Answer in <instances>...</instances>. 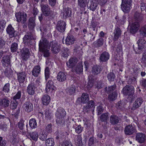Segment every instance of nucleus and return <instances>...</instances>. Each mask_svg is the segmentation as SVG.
I'll return each mask as SVG.
<instances>
[{
    "instance_id": "39448f33",
    "label": "nucleus",
    "mask_w": 146,
    "mask_h": 146,
    "mask_svg": "<svg viewBox=\"0 0 146 146\" xmlns=\"http://www.w3.org/2000/svg\"><path fill=\"white\" fill-rule=\"evenodd\" d=\"M17 21L18 22H21L25 24L27 21V14L23 11H19L15 14Z\"/></svg>"
},
{
    "instance_id": "774afa93",
    "label": "nucleus",
    "mask_w": 146,
    "mask_h": 146,
    "mask_svg": "<svg viewBox=\"0 0 146 146\" xmlns=\"http://www.w3.org/2000/svg\"><path fill=\"white\" fill-rule=\"evenodd\" d=\"M79 5L82 7H84L86 6V0H78Z\"/></svg>"
},
{
    "instance_id": "7c9ffc66",
    "label": "nucleus",
    "mask_w": 146,
    "mask_h": 146,
    "mask_svg": "<svg viewBox=\"0 0 146 146\" xmlns=\"http://www.w3.org/2000/svg\"><path fill=\"white\" fill-rule=\"evenodd\" d=\"M119 118L116 115H112L110 118V123L112 125L117 124L119 122Z\"/></svg>"
},
{
    "instance_id": "0eeeda50",
    "label": "nucleus",
    "mask_w": 146,
    "mask_h": 146,
    "mask_svg": "<svg viewBox=\"0 0 146 146\" xmlns=\"http://www.w3.org/2000/svg\"><path fill=\"white\" fill-rule=\"evenodd\" d=\"M124 132L126 135H129L136 132L135 128L131 125H128L124 128Z\"/></svg>"
},
{
    "instance_id": "052dcab7",
    "label": "nucleus",
    "mask_w": 146,
    "mask_h": 146,
    "mask_svg": "<svg viewBox=\"0 0 146 146\" xmlns=\"http://www.w3.org/2000/svg\"><path fill=\"white\" fill-rule=\"evenodd\" d=\"M124 103L121 101H119L118 103L116 104V107L118 109L121 110H123L124 108Z\"/></svg>"
},
{
    "instance_id": "cd10ccee",
    "label": "nucleus",
    "mask_w": 146,
    "mask_h": 146,
    "mask_svg": "<svg viewBox=\"0 0 146 146\" xmlns=\"http://www.w3.org/2000/svg\"><path fill=\"white\" fill-rule=\"evenodd\" d=\"M102 70L101 66L96 65L94 66L92 68V72L94 75H97L100 73Z\"/></svg>"
},
{
    "instance_id": "7ed1b4c3",
    "label": "nucleus",
    "mask_w": 146,
    "mask_h": 146,
    "mask_svg": "<svg viewBox=\"0 0 146 146\" xmlns=\"http://www.w3.org/2000/svg\"><path fill=\"white\" fill-rule=\"evenodd\" d=\"M66 115V112L63 108L60 107L57 109L55 115L57 118L56 122L58 124L62 123V119L64 118Z\"/></svg>"
},
{
    "instance_id": "4d7b16f0",
    "label": "nucleus",
    "mask_w": 146,
    "mask_h": 146,
    "mask_svg": "<svg viewBox=\"0 0 146 146\" xmlns=\"http://www.w3.org/2000/svg\"><path fill=\"white\" fill-rule=\"evenodd\" d=\"M107 77L108 80L110 81H113L115 78V75L113 72H110L108 73Z\"/></svg>"
},
{
    "instance_id": "423d86ee",
    "label": "nucleus",
    "mask_w": 146,
    "mask_h": 146,
    "mask_svg": "<svg viewBox=\"0 0 146 146\" xmlns=\"http://www.w3.org/2000/svg\"><path fill=\"white\" fill-rule=\"evenodd\" d=\"M50 48L51 47V50L53 53L56 54L59 52L60 46L58 45L57 42L55 40L52 41L49 43Z\"/></svg>"
},
{
    "instance_id": "aec40b11",
    "label": "nucleus",
    "mask_w": 146,
    "mask_h": 146,
    "mask_svg": "<svg viewBox=\"0 0 146 146\" xmlns=\"http://www.w3.org/2000/svg\"><path fill=\"white\" fill-rule=\"evenodd\" d=\"M143 102V100L142 98H137L133 104L131 109L134 110L139 108Z\"/></svg>"
},
{
    "instance_id": "79ce46f5",
    "label": "nucleus",
    "mask_w": 146,
    "mask_h": 146,
    "mask_svg": "<svg viewBox=\"0 0 146 146\" xmlns=\"http://www.w3.org/2000/svg\"><path fill=\"white\" fill-rule=\"evenodd\" d=\"M17 135L13 132L12 135L10 137L11 143V146H16V142L17 141Z\"/></svg>"
},
{
    "instance_id": "de8ad7c7",
    "label": "nucleus",
    "mask_w": 146,
    "mask_h": 146,
    "mask_svg": "<svg viewBox=\"0 0 146 146\" xmlns=\"http://www.w3.org/2000/svg\"><path fill=\"white\" fill-rule=\"evenodd\" d=\"M134 18L135 20L138 22L141 21L143 19L142 15L137 12L135 13L134 15Z\"/></svg>"
},
{
    "instance_id": "c85d7f7f",
    "label": "nucleus",
    "mask_w": 146,
    "mask_h": 146,
    "mask_svg": "<svg viewBox=\"0 0 146 146\" xmlns=\"http://www.w3.org/2000/svg\"><path fill=\"white\" fill-rule=\"evenodd\" d=\"M35 25V18L33 17H30L29 20L28 27L29 28L33 31Z\"/></svg>"
},
{
    "instance_id": "2eb2a0df",
    "label": "nucleus",
    "mask_w": 146,
    "mask_h": 146,
    "mask_svg": "<svg viewBox=\"0 0 146 146\" xmlns=\"http://www.w3.org/2000/svg\"><path fill=\"white\" fill-rule=\"evenodd\" d=\"M94 103L93 101L90 100L89 101V103L88 104L84 106L83 108V110L85 112H88L92 111L94 105Z\"/></svg>"
},
{
    "instance_id": "69168bd1",
    "label": "nucleus",
    "mask_w": 146,
    "mask_h": 146,
    "mask_svg": "<svg viewBox=\"0 0 146 146\" xmlns=\"http://www.w3.org/2000/svg\"><path fill=\"white\" fill-rule=\"evenodd\" d=\"M50 73L49 68L48 67H46L45 70V76L46 80H47L49 78Z\"/></svg>"
},
{
    "instance_id": "e433bc0d",
    "label": "nucleus",
    "mask_w": 146,
    "mask_h": 146,
    "mask_svg": "<svg viewBox=\"0 0 146 146\" xmlns=\"http://www.w3.org/2000/svg\"><path fill=\"white\" fill-rule=\"evenodd\" d=\"M40 72V67L39 65L34 67L32 70V74L35 77H37Z\"/></svg>"
},
{
    "instance_id": "473e14b6",
    "label": "nucleus",
    "mask_w": 146,
    "mask_h": 146,
    "mask_svg": "<svg viewBox=\"0 0 146 146\" xmlns=\"http://www.w3.org/2000/svg\"><path fill=\"white\" fill-rule=\"evenodd\" d=\"M94 33H96L93 31H90L89 34H88L86 36L84 35V37L85 36L86 41L89 42L94 40L95 38V36H94Z\"/></svg>"
},
{
    "instance_id": "4c0bfd02",
    "label": "nucleus",
    "mask_w": 146,
    "mask_h": 146,
    "mask_svg": "<svg viewBox=\"0 0 146 146\" xmlns=\"http://www.w3.org/2000/svg\"><path fill=\"white\" fill-rule=\"evenodd\" d=\"M10 101L6 98H3L1 99V106L4 108L8 107L10 104Z\"/></svg>"
},
{
    "instance_id": "a211bd4d",
    "label": "nucleus",
    "mask_w": 146,
    "mask_h": 146,
    "mask_svg": "<svg viewBox=\"0 0 146 146\" xmlns=\"http://www.w3.org/2000/svg\"><path fill=\"white\" fill-rule=\"evenodd\" d=\"M6 32L11 38L16 36L17 35L11 25H9L6 29Z\"/></svg>"
},
{
    "instance_id": "f8f14e48",
    "label": "nucleus",
    "mask_w": 146,
    "mask_h": 146,
    "mask_svg": "<svg viewBox=\"0 0 146 146\" xmlns=\"http://www.w3.org/2000/svg\"><path fill=\"white\" fill-rule=\"evenodd\" d=\"M137 43L138 45V48L135 47L134 46H133V48L134 50L137 52V51L138 50H141L144 48L145 46V44L146 43L145 41L143 39H139L137 42Z\"/></svg>"
},
{
    "instance_id": "4468645a",
    "label": "nucleus",
    "mask_w": 146,
    "mask_h": 146,
    "mask_svg": "<svg viewBox=\"0 0 146 146\" xmlns=\"http://www.w3.org/2000/svg\"><path fill=\"white\" fill-rule=\"evenodd\" d=\"M17 75V80L19 83H23L26 80L27 74L25 72H18Z\"/></svg>"
},
{
    "instance_id": "09e8293b",
    "label": "nucleus",
    "mask_w": 146,
    "mask_h": 146,
    "mask_svg": "<svg viewBox=\"0 0 146 146\" xmlns=\"http://www.w3.org/2000/svg\"><path fill=\"white\" fill-rule=\"evenodd\" d=\"M29 135L31 138L34 141H36L37 140L38 134L36 131L33 132L29 133Z\"/></svg>"
},
{
    "instance_id": "b1692460",
    "label": "nucleus",
    "mask_w": 146,
    "mask_h": 146,
    "mask_svg": "<svg viewBox=\"0 0 146 146\" xmlns=\"http://www.w3.org/2000/svg\"><path fill=\"white\" fill-rule=\"evenodd\" d=\"M110 54L106 52H104L100 56V61L102 62H106L109 59Z\"/></svg>"
},
{
    "instance_id": "bf43d9fd",
    "label": "nucleus",
    "mask_w": 146,
    "mask_h": 146,
    "mask_svg": "<svg viewBox=\"0 0 146 146\" xmlns=\"http://www.w3.org/2000/svg\"><path fill=\"white\" fill-rule=\"evenodd\" d=\"M10 105L11 108L13 110H15L17 108L18 105V102L13 100Z\"/></svg>"
},
{
    "instance_id": "0e129e2a",
    "label": "nucleus",
    "mask_w": 146,
    "mask_h": 146,
    "mask_svg": "<svg viewBox=\"0 0 146 146\" xmlns=\"http://www.w3.org/2000/svg\"><path fill=\"white\" fill-rule=\"evenodd\" d=\"M52 125L51 123L48 124L46 126L45 131L48 133H51L52 131Z\"/></svg>"
},
{
    "instance_id": "338daca9",
    "label": "nucleus",
    "mask_w": 146,
    "mask_h": 146,
    "mask_svg": "<svg viewBox=\"0 0 146 146\" xmlns=\"http://www.w3.org/2000/svg\"><path fill=\"white\" fill-rule=\"evenodd\" d=\"M104 109L102 106L100 105L98 106L96 110L98 115H99L101 114L103 112Z\"/></svg>"
},
{
    "instance_id": "864d4df0",
    "label": "nucleus",
    "mask_w": 146,
    "mask_h": 146,
    "mask_svg": "<svg viewBox=\"0 0 146 146\" xmlns=\"http://www.w3.org/2000/svg\"><path fill=\"white\" fill-rule=\"evenodd\" d=\"M10 85L9 83L6 84L3 88L2 91L5 93H8L10 91Z\"/></svg>"
},
{
    "instance_id": "49530a36",
    "label": "nucleus",
    "mask_w": 146,
    "mask_h": 146,
    "mask_svg": "<svg viewBox=\"0 0 146 146\" xmlns=\"http://www.w3.org/2000/svg\"><path fill=\"white\" fill-rule=\"evenodd\" d=\"M91 77V76H89V81L86 87L88 90H90L93 86L94 84V80L92 79V78H91V79H90Z\"/></svg>"
},
{
    "instance_id": "ea45409f",
    "label": "nucleus",
    "mask_w": 146,
    "mask_h": 146,
    "mask_svg": "<svg viewBox=\"0 0 146 146\" xmlns=\"http://www.w3.org/2000/svg\"><path fill=\"white\" fill-rule=\"evenodd\" d=\"M109 118V114L106 113L102 114L100 116V120L102 122H106Z\"/></svg>"
},
{
    "instance_id": "680f3d73",
    "label": "nucleus",
    "mask_w": 146,
    "mask_h": 146,
    "mask_svg": "<svg viewBox=\"0 0 146 146\" xmlns=\"http://www.w3.org/2000/svg\"><path fill=\"white\" fill-rule=\"evenodd\" d=\"M63 50L62 51V56L64 58H67L68 57L69 53V49L67 48H63Z\"/></svg>"
},
{
    "instance_id": "c9c22d12",
    "label": "nucleus",
    "mask_w": 146,
    "mask_h": 146,
    "mask_svg": "<svg viewBox=\"0 0 146 146\" xmlns=\"http://www.w3.org/2000/svg\"><path fill=\"white\" fill-rule=\"evenodd\" d=\"M11 66H6V68L4 71L5 75L8 77H10L13 74V71L11 68Z\"/></svg>"
},
{
    "instance_id": "e2e57ef3",
    "label": "nucleus",
    "mask_w": 146,
    "mask_h": 146,
    "mask_svg": "<svg viewBox=\"0 0 146 146\" xmlns=\"http://www.w3.org/2000/svg\"><path fill=\"white\" fill-rule=\"evenodd\" d=\"M116 86L115 84L109 87L108 88V90H107V88L106 87L105 88L106 90L108 92V93H111L113 92L116 88Z\"/></svg>"
},
{
    "instance_id": "1a4fd4ad",
    "label": "nucleus",
    "mask_w": 146,
    "mask_h": 146,
    "mask_svg": "<svg viewBox=\"0 0 146 146\" xmlns=\"http://www.w3.org/2000/svg\"><path fill=\"white\" fill-rule=\"evenodd\" d=\"M11 55H4L2 57L1 62L2 65L4 67H5L6 66H11Z\"/></svg>"
},
{
    "instance_id": "603ef678",
    "label": "nucleus",
    "mask_w": 146,
    "mask_h": 146,
    "mask_svg": "<svg viewBox=\"0 0 146 146\" xmlns=\"http://www.w3.org/2000/svg\"><path fill=\"white\" fill-rule=\"evenodd\" d=\"M11 52H14L17 51L18 49V44L14 42L12 43L11 46Z\"/></svg>"
},
{
    "instance_id": "9d476101",
    "label": "nucleus",
    "mask_w": 146,
    "mask_h": 146,
    "mask_svg": "<svg viewBox=\"0 0 146 146\" xmlns=\"http://www.w3.org/2000/svg\"><path fill=\"white\" fill-rule=\"evenodd\" d=\"M23 108L25 111L30 112L33 110V104L32 103L29 101L26 102L23 105Z\"/></svg>"
},
{
    "instance_id": "2f4dec72",
    "label": "nucleus",
    "mask_w": 146,
    "mask_h": 146,
    "mask_svg": "<svg viewBox=\"0 0 146 146\" xmlns=\"http://www.w3.org/2000/svg\"><path fill=\"white\" fill-rule=\"evenodd\" d=\"M18 125L20 129L22 131L23 134H26V133L28 132V129L27 128L25 130H24V121L23 120H21L18 123Z\"/></svg>"
},
{
    "instance_id": "a878e982",
    "label": "nucleus",
    "mask_w": 146,
    "mask_h": 146,
    "mask_svg": "<svg viewBox=\"0 0 146 146\" xmlns=\"http://www.w3.org/2000/svg\"><path fill=\"white\" fill-rule=\"evenodd\" d=\"M75 41V38L74 36L70 34L68 35L67 36L65 40L66 43L68 45L73 44Z\"/></svg>"
},
{
    "instance_id": "6e6d98bb",
    "label": "nucleus",
    "mask_w": 146,
    "mask_h": 146,
    "mask_svg": "<svg viewBox=\"0 0 146 146\" xmlns=\"http://www.w3.org/2000/svg\"><path fill=\"white\" fill-rule=\"evenodd\" d=\"M47 133L44 130L42 131L40 135V139L42 141H44L47 138Z\"/></svg>"
},
{
    "instance_id": "dca6fc26",
    "label": "nucleus",
    "mask_w": 146,
    "mask_h": 146,
    "mask_svg": "<svg viewBox=\"0 0 146 146\" xmlns=\"http://www.w3.org/2000/svg\"><path fill=\"white\" fill-rule=\"evenodd\" d=\"M139 25L138 22H135L132 23L130 26V31L132 34H135L138 31Z\"/></svg>"
},
{
    "instance_id": "ddd939ff",
    "label": "nucleus",
    "mask_w": 146,
    "mask_h": 146,
    "mask_svg": "<svg viewBox=\"0 0 146 146\" xmlns=\"http://www.w3.org/2000/svg\"><path fill=\"white\" fill-rule=\"evenodd\" d=\"M35 39L33 34L31 33H28L23 37V42L25 44H27L30 42L31 40Z\"/></svg>"
},
{
    "instance_id": "a18cd8bd",
    "label": "nucleus",
    "mask_w": 146,
    "mask_h": 146,
    "mask_svg": "<svg viewBox=\"0 0 146 146\" xmlns=\"http://www.w3.org/2000/svg\"><path fill=\"white\" fill-rule=\"evenodd\" d=\"M45 146H54L55 143L53 138H49L46 140Z\"/></svg>"
},
{
    "instance_id": "412c9836",
    "label": "nucleus",
    "mask_w": 146,
    "mask_h": 146,
    "mask_svg": "<svg viewBox=\"0 0 146 146\" xmlns=\"http://www.w3.org/2000/svg\"><path fill=\"white\" fill-rule=\"evenodd\" d=\"M113 33L114 35L113 40L114 41H116L121 35V31L119 28L117 27L114 30Z\"/></svg>"
},
{
    "instance_id": "f3484780",
    "label": "nucleus",
    "mask_w": 146,
    "mask_h": 146,
    "mask_svg": "<svg viewBox=\"0 0 146 146\" xmlns=\"http://www.w3.org/2000/svg\"><path fill=\"white\" fill-rule=\"evenodd\" d=\"M36 87L34 82L31 83L29 84L27 89V91L29 94L30 95H33L35 92Z\"/></svg>"
},
{
    "instance_id": "f257e3e1",
    "label": "nucleus",
    "mask_w": 146,
    "mask_h": 146,
    "mask_svg": "<svg viewBox=\"0 0 146 146\" xmlns=\"http://www.w3.org/2000/svg\"><path fill=\"white\" fill-rule=\"evenodd\" d=\"M49 43L46 38L42 37L39 44V49L44 56L47 57L50 56V46Z\"/></svg>"
},
{
    "instance_id": "c03bdc74",
    "label": "nucleus",
    "mask_w": 146,
    "mask_h": 146,
    "mask_svg": "<svg viewBox=\"0 0 146 146\" xmlns=\"http://www.w3.org/2000/svg\"><path fill=\"white\" fill-rule=\"evenodd\" d=\"M29 124L32 129L35 128L37 127V123L35 119L32 118L29 120Z\"/></svg>"
},
{
    "instance_id": "393cba45",
    "label": "nucleus",
    "mask_w": 146,
    "mask_h": 146,
    "mask_svg": "<svg viewBox=\"0 0 146 146\" xmlns=\"http://www.w3.org/2000/svg\"><path fill=\"white\" fill-rule=\"evenodd\" d=\"M98 3L96 0H93L91 2L89 6L90 10L94 11L98 8Z\"/></svg>"
},
{
    "instance_id": "5fc2aeb1",
    "label": "nucleus",
    "mask_w": 146,
    "mask_h": 146,
    "mask_svg": "<svg viewBox=\"0 0 146 146\" xmlns=\"http://www.w3.org/2000/svg\"><path fill=\"white\" fill-rule=\"evenodd\" d=\"M140 33L143 37H146V25H144L141 27L140 29Z\"/></svg>"
},
{
    "instance_id": "20e7f679",
    "label": "nucleus",
    "mask_w": 146,
    "mask_h": 146,
    "mask_svg": "<svg viewBox=\"0 0 146 146\" xmlns=\"http://www.w3.org/2000/svg\"><path fill=\"white\" fill-rule=\"evenodd\" d=\"M40 6L42 12L45 17L51 16L52 18L54 17L53 12L50 11V8L48 5L42 4Z\"/></svg>"
},
{
    "instance_id": "6e6552de",
    "label": "nucleus",
    "mask_w": 146,
    "mask_h": 146,
    "mask_svg": "<svg viewBox=\"0 0 146 146\" xmlns=\"http://www.w3.org/2000/svg\"><path fill=\"white\" fill-rule=\"evenodd\" d=\"M66 27V23L63 21H58L56 25V29L61 33H63L65 30Z\"/></svg>"
},
{
    "instance_id": "a19ab883",
    "label": "nucleus",
    "mask_w": 146,
    "mask_h": 146,
    "mask_svg": "<svg viewBox=\"0 0 146 146\" xmlns=\"http://www.w3.org/2000/svg\"><path fill=\"white\" fill-rule=\"evenodd\" d=\"M56 89V87H52L46 86L45 89L46 93L48 94H53Z\"/></svg>"
},
{
    "instance_id": "72a5a7b5",
    "label": "nucleus",
    "mask_w": 146,
    "mask_h": 146,
    "mask_svg": "<svg viewBox=\"0 0 146 146\" xmlns=\"http://www.w3.org/2000/svg\"><path fill=\"white\" fill-rule=\"evenodd\" d=\"M89 95L87 93L82 94L81 97V102L83 104H86L89 102Z\"/></svg>"
},
{
    "instance_id": "4be33fe9",
    "label": "nucleus",
    "mask_w": 146,
    "mask_h": 146,
    "mask_svg": "<svg viewBox=\"0 0 146 146\" xmlns=\"http://www.w3.org/2000/svg\"><path fill=\"white\" fill-rule=\"evenodd\" d=\"M77 61V59L76 57L71 58L67 62L66 64L69 68H72L76 65Z\"/></svg>"
},
{
    "instance_id": "37998d69",
    "label": "nucleus",
    "mask_w": 146,
    "mask_h": 146,
    "mask_svg": "<svg viewBox=\"0 0 146 146\" xmlns=\"http://www.w3.org/2000/svg\"><path fill=\"white\" fill-rule=\"evenodd\" d=\"M66 92L69 94L72 95L74 94L76 91V88L74 85H72L71 86L67 88Z\"/></svg>"
},
{
    "instance_id": "f704fd0d",
    "label": "nucleus",
    "mask_w": 146,
    "mask_h": 146,
    "mask_svg": "<svg viewBox=\"0 0 146 146\" xmlns=\"http://www.w3.org/2000/svg\"><path fill=\"white\" fill-rule=\"evenodd\" d=\"M66 75L64 72H60L58 74L57 79L60 82L64 81L66 79Z\"/></svg>"
},
{
    "instance_id": "f03ea898",
    "label": "nucleus",
    "mask_w": 146,
    "mask_h": 146,
    "mask_svg": "<svg viewBox=\"0 0 146 146\" xmlns=\"http://www.w3.org/2000/svg\"><path fill=\"white\" fill-rule=\"evenodd\" d=\"M122 91L123 94L128 96V98L130 102H131L135 99L133 86L130 85H127L123 88Z\"/></svg>"
},
{
    "instance_id": "3c124183",
    "label": "nucleus",
    "mask_w": 146,
    "mask_h": 146,
    "mask_svg": "<svg viewBox=\"0 0 146 146\" xmlns=\"http://www.w3.org/2000/svg\"><path fill=\"white\" fill-rule=\"evenodd\" d=\"M117 96V93L115 91L114 92H113L109 95L108 100L110 101H113L116 98Z\"/></svg>"
},
{
    "instance_id": "bb28decb",
    "label": "nucleus",
    "mask_w": 146,
    "mask_h": 146,
    "mask_svg": "<svg viewBox=\"0 0 146 146\" xmlns=\"http://www.w3.org/2000/svg\"><path fill=\"white\" fill-rule=\"evenodd\" d=\"M71 15V9L68 7L64 9L63 12V17L64 19H66L68 17H70Z\"/></svg>"
},
{
    "instance_id": "6ab92c4d",
    "label": "nucleus",
    "mask_w": 146,
    "mask_h": 146,
    "mask_svg": "<svg viewBox=\"0 0 146 146\" xmlns=\"http://www.w3.org/2000/svg\"><path fill=\"white\" fill-rule=\"evenodd\" d=\"M22 57L25 60H27L29 56L30 52L29 50L26 48H23L21 51Z\"/></svg>"
},
{
    "instance_id": "58836bf2",
    "label": "nucleus",
    "mask_w": 146,
    "mask_h": 146,
    "mask_svg": "<svg viewBox=\"0 0 146 146\" xmlns=\"http://www.w3.org/2000/svg\"><path fill=\"white\" fill-rule=\"evenodd\" d=\"M104 39L102 38H100L98 39L96 41L94 42L93 45L95 47H99L102 46L104 44Z\"/></svg>"
},
{
    "instance_id": "5701e85b",
    "label": "nucleus",
    "mask_w": 146,
    "mask_h": 146,
    "mask_svg": "<svg viewBox=\"0 0 146 146\" xmlns=\"http://www.w3.org/2000/svg\"><path fill=\"white\" fill-rule=\"evenodd\" d=\"M132 4H124L121 3V8L122 11L125 13H129L132 7Z\"/></svg>"
},
{
    "instance_id": "9b49d317",
    "label": "nucleus",
    "mask_w": 146,
    "mask_h": 146,
    "mask_svg": "<svg viewBox=\"0 0 146 146\" xmlns=\"http://www.w3.org/2000/svg\"><path fill=\"white\" fill-rule=\"evenodd\" d=\"M135 139L140 143H144L146 140V136L142 133H137Z\"/></svg>"
},
{
    "instance_id": "13d9d810",
    "label": "nucleus",
    "mask_w": 146,
    "mask_h": 146,
    "mask_svg": "<svg viewBox=\"0 0 146 146\" xmlns=\"http://www.w3.org/2000/svg\"><path fill=\"white\" fill-rule=\"evenodd\" d=\"M76 71L77 73L79 74L83 72L82 66L80 64H78L76 68Z\"/></svg>"
},
{
    "instance_id": "c756f323",
    "label": "nucleus",
    "mask_w": 146,
    "mask_h": 146,
    "mask_svg": "<svg viewBox=\"0 0 146 146\" xmlns=\"http://www.w3.org/2000/svg\"><path fill=\"white\" fill-rule=\"evenodd\" d=\"M41 100L43 105L45 106H47L49 103L50 100V97L47 94L43 95Z\"/></svg>"
},
{
    "instance_id": "8fccbe9b",
    "label": "nucleus",
    "mask_w": 146,
    "mask_h": 146,
    "mask_svg": "<svg viewBox=\"0 0 146 146\" xmlns=\"http://www.w3.org/2000/svg\"><path fill=\"white\" fill-rule=\"evenodd\" d=\"M97 25V23L96 22L92 21L91 25L92 27L89 28V31H93L94 33H96L97 31V29H96V27Z\"/></svg>"
}]
</instances>
